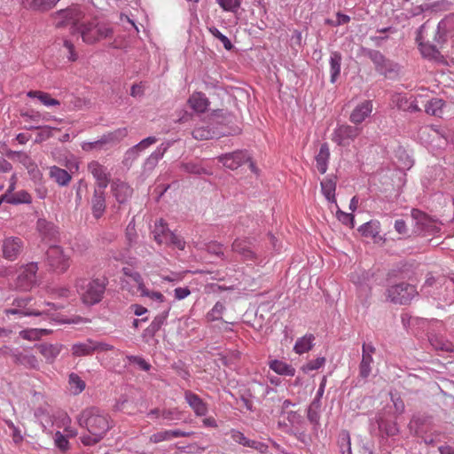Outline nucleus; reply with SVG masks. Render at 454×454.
<instances>
[{"label":"nucleus","mask_w":454,"mask_h":454,"mask_svg":"<svg viewBox=\"0 0 454 454\" xmlns=\"http://www.w3.org/2000/svg\"><path fill=\"white\" fill-rule=\"evenodd\" d=\"M77 422L81 427H85L90 434L103 438L112 427L109 415L95 406L84 409L77 416Z\"/></svg>","instance_id":"obj_1"},{"label":"nucleus","mask_w":454,"mask_h":454,"mask_svg":"<svg viewBox=\"0 0 454 454\" xmlns=\"http://www.w3.org/2000/svg\"><path fill=\"white\" fill-rule=\"evenodd\" d=\"M78 33L82 39L88 44H93L100 40L113 36L114 31L111 27L106 24H99L96 20L82 22L78 27Z\"/></svg>","instance_id":"obj_2"},{"label":"nucleus","mask_w":454,"mask_h":454,"mask_svg":"<svg viewBox=\"0 0 454 454\" xmlns=\"http://www.w3.org/2000/svg\"><path fill=\"white\" fill-rule=\"evenodd\" d=\"M153 234V239L160 245L172 246L179 250H184L185 247L184 239L170 231L163 219L155 223Z\"/></svg>","instance_id":"obj_3"},{"label":"nucleus","mask_w":454,"mask_h":454,"mask_svg":"<svg viewBox=\"0 0 454 454\" xmlns=\"http://www.w3.org/2000/svg\"><path fill=\"white\" fill-rule=\"evenodd\" d=\"M83 18L84 13L77 5H71L67 9L56 12L53 14V19L57 27L71 26L77 32L78 27L82 23L81 21Z\"/></svg>","instance_id":"obj_4"},{"label":"nucleus","mask_w":454,"mask_h":454,"mask_svg":"<svg viewBox=\"0 0 454 454\" xmlns=\"http://www.w3.org/2000/svg\"><path fill=\"white\" fill-rule=\"evenodd\" d=\"M416 286H387L385 291L386 299L395 304H408L419 292Z\"/></svg>","instance_id":"obj_5"},{"label":"nucleus","mask_w":454,"mask_h":454,"mask_svg":"<svg viewBox=\"0 0 454 454\" xmlns=\"http://www.w3.org/2000/svg\"><path fill=\"white\" fill-rule=\"evenodd\" d=\"M128 135L126 128L115 129L103 135L99 139L93 142H83L81 147L85 152H91L93 150H101L107 145H114L119 143Z\"/></svg>","instance_id":"obj_6"},{"label":"nucleus","mask_w":454,"mask_h":454,"mask_svg":"<svg viewBox=\"0 0 454 454\" xmlns=\"http://www.w3.org/2000/svg\"><path fill=\"white\" fill-rule=\"evenodd\" d=\"M362 129L351 125H340L332 134V140L340 146H348L361 133Z\"/></svg>","instance_id":"obj_7"},{"label":"nucleus","mask_w":454,"mask_h":454,"mask_svg":"<svg viewBox=\"0 0 454 454\" xmlns=\"http://www.w3.org/2000/svg\"><path fill=\"white\" fill-rule=\"evenodd\" d=\"M49 265L57 272H65L70 265V258L65 254L62 247L59 246L50 247L47 250Z\"/></svg>","instance_id":"obj_8"},{"label":"nucleus","mask_w":454,"mask_h":454,"mask_svg":"<svg viewBox=\"0 0 454 454\" xmlns=\"http://www.w3.org/2000/svg\"><path fill=\"white\" fill-rule=\"evenodd\" d=\"M24 247L23 241L18 237H8L2 241L1 251L4 259L14 261Z\"/></svg>","instance_id":"obj_9"},{"label":"nucleus","mask_w":454,"mask_h":454,"mask_svg":"<svg viewBox=\"0 0 454 454\" xmlns=\"http://www.w3.org/2000/svg\"><path fill=\"white\" fill-rule=\"evenodd\" d=\"M88 171L93 176L99 190H105L109 182L111 174L107 168L97 160H92L88 164Z\"/></svg>","instance_id":"obj_10"},{"label":"nucleus","mask_w":454,"mask_h":454,"mask_svg":"<svg viewBox=\"0 0 454 454\" xmlns=\"http://www.w3.org/2000/svg\"><path fill=\"white\" fill-rule=\"evenodd\" d=\"M105 291L106 286H82V300L86 305L92 306L102 300Z\"/></svg>","instance_id":"obj_11"},{"label":"nucleus","mask_w":454,"mask_h":454,"mask_svg":"<svg viewBox=\"0 0 454 454\" xmlns=\"http://www.w3.org/2000/svg\"><path fill=\"white\" fill-rule=\"evenodd\" d=\"M38 266L35 262H29L17 270L16 280L20 284H35L38 280Z\"/></svg>","instance_id":"obj_12"},{"label":"nucleus","mask_w":454,"mask_h":454,"mask_svg":"<svg viewBox=\"0 0 454 454\" xmlns=\"http://www.w3.org/2000/svg\"><path fill=\"white\" fill-rule=\"evenodd\" d=\"M372 102L364 100L357 105L350 114L349 120L352 123L357 125L362 123L372 112Z\"/></svg>","instance_id":"obj_13"},{"label":"nucleus","mask_w":454,"mask_h":454,"mask_svg":"<svg viewBox=\"0 0 454 454\" xmlns=\"http://www.w3.org/2000/svg\"><path fill=\"white\" fill-rule=\"evenodd\" d=\"M219 161L230 169H237L248 160L245 152L237 151L231 153L222 155L218 158Z\"/></svg>","instance_id":"obj_14"},{"label":"nucleus","mask_w":454,"mask_h":454,"mask_svg":"<svg viewBox=\"0 0 454 454\" xmlns=\"http://www.w3.org/2000/svg\"><path fill=\"white\" fill-rule=\"evenodd\" d=\"M10 356L13 358L16 364L23 365L27 369H38L39 362L37 358L32 354H27L19 351L17 348L10 350Z\"/></svg>","instance_id":"obj_15"},{"label":"nucleus","mask_w":454,"mask_h":454,"mask_svg":"<svg viewBox=\"0 0 454 454\" xmlns=\"http://www.w3.org/2000/svg\"><path fill=\"white\" fill-rule=\"evenodd\" d=\"M112 192L119 203L126 202L132 195V188L125 182L114 180L111 184Z\"/></svg>","instance_id":"obj_16"},{"label":"nucleus","mask_w":454,"mask_h":454,"mask_svg":"<svg viewBox=\"0 0 454 454\" xmlns=\"http://www.w3.org/2000/svg\"><path fill=\"white\" fill-rule=\"evenodd\" d=\"M184 398L197 416L201 417L207 414V404L198 395L190 390H187L184 393Z\"/></svg>","instance_id":"obj_17"},{"label":"nucleus","mask_w":454,"mask_h":454,"mask_svg":"<svg viewBox=\"0 0 454 454\" xmlns=\"http://www.w3.org/2000/svg\"><path fill=\"white\" fill-rule=\"evenodd\" d=\"M358 231L365 238H371L374 243H379L383 240L380 235V223L378 221H370L360 226Z\"/></svg>","instance_id":"obj_18"},{"label":"nucleus","mask_w":454,"mask_h":454,"mask_svg":"<svg viewBox=\"0 0 454 454\" xmlns=\"http://www.w3.org/2000/svg\"><path fill=\"white\" fill-rule=\"evenodd\" d=\"M30 301H31V297H29V296L20 297V298L15 299L13 301V305H15L19 309H6V313L12 314V315L20 314L22 316H40V315H42V312H40L38 310H35V309L22 310V309H25Z\"/></svg>","instance_id":"obj_19"},{"label":"nucleus","mask_w":454,"mask_h":454,"mask_svg":"<svg viewBox=\"0 0 454 454\" xmlns=\"http://www.w3.org/2000/svg\"><path fill=\"white\" fill-rule=\"evenodd\" d=\"M193 434L192 432H185L180 429L176 430H164L157 432L151 435L150 441L154 443H158L163 441H169L173 437H188Z\"/></svg>","instance_id":"obj_20"},{"label":"nucleus","mask_w":454,"mask_h":454,"mask_svg":"<svg viewBox=\"0 0 454 454\" xmlns=\"http://www.w3.org/2000/svg\"><path fill=\"white\" fill-rule=\"evenodd\" d=\"M188 105L195 112L205 113L209 106V100L202 92H193L188 99Z\"/></svg>","instance_id":"obj_21"},{"label":"nucleus","mask_w":454,"mask_h":454,"mask_svg":"<svg viewBox=\"0 0 454 454\" xmlns=\"http://www.w3.org/2000/svg\"><path fill=\"white\" fill-rule=\"evenodd\" d=\"M91 209L95 218H100L106 210V197L104 190H95L91 200Z\"/></svg>","instance_id":"obj_22"},{"label":"nucleus","mask_w":454,"mask_h":454,"mask_svg":"<svg viewBox=\"0 0 454 454\" xmlns=\"http://www.w3.org/2000/svg\"><path fill=\"white\" fill-rule=\"evenodd\" d=\"M168 316V310H165L162 313L157 315L150 325L144 330L143 338H153L156 333L161 328V326L165 324L167 317Z\"/></svg>","instance_id":"obj_23"},{"label":"nucleus","mask_w":454,"mask_h":454,"mask_svg":"<svg viewBox=\"0 0 454 454\" xmlns=\"http://www.w3.org/2000/svg\"><path fill=\"white\" fill-rule=\"evenodd\" d=\"M430 425L431 418L424 415L413 416L410 422L411 428L414 430L415 435H422V434H426V431L428 432Z\"/></svg>","instance_id":"obj_24"},{"label":"nucleus","mask_w":454,"mask_h":454,"mask_svg":"<svg viewBox=\"0 0 454 454\" xmlns=\"http://www.w3.org/2000/svg\"><path fill=\"white\" fill-rule=\"evenodd\" d=\"M337 178L334 176H326L321 181V191L325 199L332 203L336 204L335 190Z\"/></svg>","instance_id":"obj_25"},{"label":"nucleus","mask_w":454,"mask_h":454,"mask_svg":"<svg viewBox=\"0 0 454 454\" xmlns=\"http://www.w3.org/2000/svg\"><path fill=\"white\" fill-rule=\"evenodd\" d=\"M232 250L241 255L244 261H253L255 258L249 242L245 239H236L232 243Z\"/></svg>","instance_id":"obj_26"},{"label":"nucleus","mask_w":454,"mask_h":454,"mask_svg":"<svg viewBox=\"0 0 454 454\" xmlns=\"http://www.w3.org/2000/svg\"><path fill=\"white\" fill-rule=\"evenodd\" d=\"M377 424L382 436L393 437L399 434V427L395 421L380 418Z\"/></svg>","instance_id":"obj_27"},{"label":"nucleus","mask_w":454,"mask_h":454,"mask_svg":"<svg viewBox=\"0 0 454 454\" xmlns=\"http://www.w3.org/2000/svg\"><path fill=\"white\" fill-rule=\"evenodd\" d=\"M427 287L434 288L433 291L434 299L444 302H452L454 301V287L453 286H427Z\"/></svg>","instance_id":"obj_28"},{"label":"nucleus","mask_w":454,"mask_h":454,"mask_svg":"<svg viewBox=\"0 0 454 454\" xmlns=\"http://www.w3.org/2000/svg\"><path fill=\"white\" fill-rule=\"evenodd\" d=\"M443 106L444 101L441 98H432L428 100L425 99V112L429 115L442 117L443 114Z\"/></svg>","instance_id":"obj_29"},{"label":"nucleus","mask_w":454,"mask_h":454,"mask_svg":"<svg viewBox=\"0 0 454 454\" xmlns=\"http://www.w3.org/2000/svg\"><path fill=\"white\" fill-rule=\"evenodd\" d=\"M49 176L60 186L68 185L72 179L71 175L67 170L57 166L49 168Z\"/></svg>","instance_id":"obj_30"},{"label":"nucleus","mask_w":454,"mask_h":454,"mask_svg":"<svg viewBox=\"0 0 454 454\" xmlns=\"http://www.w3.org/2000/svg\"><path fill=\"white\" fill-rule=\"evenodd\" d=\"M37 348L48 363H53L59 355L62 346L59 344L43 343L38 345Z\"/></svg>","instance_id":"obj_31"},{"label":"nucleus","mask_w":454,"mask_h":454,"mask_svg":"<svg viewBox=\"0 0 454 454\" xmlns=\"http://www.w3.org/2000/svg\"><path fill=\"white\" fill-rule=\"evenodd\" d=\"M329 158L330 151L328 145H321L319 152L316 156V167L321 174H325L328 168Z\"/></svg>","instance_id":"obj_32"},{"label":"nucleus","mask_w":454,"mask_h":454,"mask_svg":"<svg viewBox=\"0 0 454 454\" xmlns=\"http://www.w3.org/2000/svg\"><path fill=\"white\" fill-rule=\"evenodd\" d=\"M411 216L416 221L421 231H431L434 227V221L424 212L419 209L411 211Z\"/></svg>","instance_id":"obj_33"},{"label":"nucleus","mask_w":454,"mask_h":454,"mask_svg":"<svg viewBox=\"0 0 454 454\" xmlns=\"http://www.w3.org/2000/svg\"><path fill=\"white\" fill-rule=\"evenodd\" d=\"M94 340L88 339L85 342L75 343L71 351L74 356H90L95 352Z\"/></svg>","instance_id":"obj_34"},{"label":"nucleus","mask_w":454,"mask_h":454,"mask_svg":"<svg viewBox=\"0 0 454 454\" xmlns=\"http://www.w3.org/2000/svg\"><path fill=\"white\" fill-rule=\"evenodd\" d=\"M269 367L274 371L278 375H284V376H294L295 374V369L291 365L288 364L281 360H271L269 363Z\"/></svg>","instance_id":"obj_35"},{"label":"nucleus","mask_w":454,"mask_h":454,"mask_svg":"<svg viewBox=\"0 0 454 454\" xmlns=\"http://www.w3.org/2000/svg\"><path fill=\"white\" fill-rule=\"evenodd\" d=\"M411 270L405 265L396 267L389 270L387 276L388 281H399L398 284H403L406 280H411Z\"/></svg>","instance_id":"obj_36"},{"label":"nucleus","mask_w":454,"mask_h":454,"mask_svg":"<svg viewBox=\"0 0 454 454\" xmlns=\"http://www.w3.org/2000/svg\"><path fill=\"white\" fill-rule=\"evenodd\" d=\"M341 54L338 51L331 53L330 57V73H331V82L334 83L337 81L340 74L341 67Z\"/></svg>","instance_id":"obj_37"},{"label":"nucleus","mask_w":454,"mask_h":454,"mask_svg":"<svg viewBox=\"0 0 454 454\" xmlns=\"http://www.w3.org/2000/svg\"><path fill=\"white\" fill-rule=\"evenodd\" d=\"M17 160L27 169L28 173L31 174L34 178L41 177L42 174L37 165L27 153L22 152L20 154H18Z\"/></svg>","instance_id":"obj_38"},{"label":"nucleus","mask_w":454,"mask_h":454,"mask_svg":"<svg viewBox=\"0 0 454 454\" xmlns=\"http://www.w3.org/2000/svg\"><path fill=\"white\" fill-rule=\"evenodd\" d=\"M60 0H31L28 9L34 12H46L53 9Z\"/></svg>","instance_id":"obj_39"},{"label":"nucleus","mask_w":454,"mask_h":454,"mask_svg":"<svg viewBox=\"0 0 454 454\" xmlns=\"http://www.w3.org/2000/svg\"><path fill=\"white\" fill-rule=\"evenodd\" d=\"M27 96L28 98H37L43 105L46 106H57L60 105L59 100L51 98L49 93L41 90H29L27 93Z\"/></svg>","instance_id":"obj_40"},{"label":"nucleus","mask_w":454,"mask_h":454,"mask_svg":"<svg viewBox=\"0 0 454 454\" xmlns=\"http://www.w3.org/2000/svg\"><path fill=\"white\" fill-rule=\"evenodd\" d=\"M315 337L313 334H307L301 338H299L294 347V350L297 354H303L310 350L313 347V340Z\"/></svg>","instance_id":"obj_41"},{"label":"nucleus","mask_w":454,"mask_h":454,"mask_svg":"<svg viewBox=\"0 0 454 454\" xmlns=\"http://www.w3.org/2000/svg\"><path fill=\"white\" fill-rule=\"evenodd\" d=\"M338 446L341 454H352L349 433L343 430L338 437Z\"/></svg>","instance_id":"obj_42"},{"label":"nucleus","mask_w":454,"mask_h":454,"mask_svg":"<svg viewBox=\"0 0 454 454\" xmlns=\"http://www.w3.org/2000/svg\"><path fill=\"white\" fill-rule=\"evenodd\" d=\"M372 356L362 355V360L359 364V377H361L364 380L367 379L372 372Z\"/></svg>","instance_id":"obj_43"},{"label":"nucleus","mask_w":454,"mask_h":454,"mask_svg":"<svg viewBox=\"0 0 454 454\" xmlns=\"http://www.w3.org/2000/svg\"><path fill=\"white\" fill-rule=\"evenodd\" d=\"M10 204L17 205V204H29L32 201L31 195L25 190L19 191L15 193H12L10 195Z\"/></svg>","instance_id":"obj_44"},{"label":"nucleus","mask_w":454,"mask_h":454,"mask_svg":"<svg viewBox=\"0 0 454 454\" xmlns=\"http://www.w3.org/2000/svg\"><path fill=\"white\" fill-rule=\"evenodd\" d=\"M69 384L75 395L82 393L86 387L85 382L74 372L69 375Z\"/></svg>","instance_id":"obj_45"},{"label":"nucleus","mask_w":454,"mask_h":454,"mask_svg":"<svg viewBox=\"0 0 454 454\" xmlns=\"http://www.w3.org/2000/svg\"><path fill=\"white\" fill-rule=\"evenodd\" d=\"M429 342L431 346L436 349V350H442V351H449L451 350L450 346L451 344L448 341H445L442 338L436 336V335H431L429 336Z\"/></svg>","instance_id":"obj_46"},{"label":"nucleus","mask_w":454,"mask_h":454,"mask_svg":"<svg viewBox=\"0 0 454 454\" xmlns=\"http://www.w3.org/2000/svg\"><path fill=\"white\" fill-rule=\"evenodd\" d=\"M46 329H29L20 332V336L25 340H35L40 339L43 334L48 333Z\"/></svg>","instance_id":"obj_47"},{"label":"nucleus","mask_w":454,"mask_h":454,"mask_svg":"<svg viewBox=\"0 0 454 454\" xmlns=\"http://www.w3.org/2000/svg\"><path fill=\"white\" fill-rule=\"evenodd\" d=\"M122 272H123V276H124L123 281L126 282L127 284H129V282H135L137 284L140 283L141 276L133 268L124 267L122 269Z\"/></svg>","instance_id":"obj_48"},{"label":"nucleus","mask_w":454,"mask_h":454,"mask_svg":"<svg viewBox=\"0 0 454 454\" xmlns=\"http://www.w3.org/2000/svg\"><path fill=\"white\" fill-rule=\"evenodd\" d=\"M225 309V307L223 304L220 301H217L213 309L207 312V318L208 321H215L222 319V314L223 310Z\"/></svg>","instance_id":"obj_49"},{"label":"nucleus","mask_w":454,"mask_h":454,"mask_svg":"<svg viewBox=\"0 0 454 454\" xmlns=\"http://www.w3.org/2000/svg\"><path fill=\"white\" fill-rule=\"evenodd\" d=\"M427 95L424 94H418L413 100H409L408 106H406L407 109L405 111L409 112H420L421 108L419 106V104L424 105L425 103V98H427Z\"/></svg>","instance_id":"obj_50"},{"label":"nucleus","mask_w":454,"mask_h":454,"mask_svg":"<svg viewBox=\"0 0 454 454\" xmlns=\"http://www.w3.org/2000/svg\"><path fill=\"white\" fill-rule=\"evenodd\" d=\"M192 137L197 140H207L213 137V132L207 127H198L193 129Z\"/></svg>","instance_id":"obj_51"},{"label":"nucleus","mask_w":454,"mask_h":454,"mask_svg":"<svg viewBox=\"0 0 454 454\" xmlns=\"http://www.w3.org/2000/svg\"><path fill=\"white\" fill-rule=\"evenodd\" d=\"M55 445L63 452L69 450V442L66 435L61 432L57 431L54 435Z\"/></svg>","instance_id":"obj_52"},{"label":"nucleus","mask_w":454,"mask_h":454,"mask_svg":"<svg viewBox=\"0 0 454 454\" xmlns=\"http://www.w3.org/2000/svg\"><path fill=\"white\" fill-rule=\"evenodd\" d=\"M440 435H441L440 432H437V431H434L433 433H430V434H428V432L426 431V434H422V435H416V436L419 437V439H421V441L425 444L434 446L439 442L438 437Z\"/></svg>","instance_id":"obj_53"},{"label":"nucleus","mask_w":454,"mask_h":454,"mask_svg":"<svg viewBox=\"0 0 454 454\" xmlns=\"http://www.w3.org/2000/svg\"><path fill=\"white\" fill-rule=\"evenodd\" d=\"M193 273L191 271H183V272H172L169 275L163 278L164 280L168 282H179L188 280L189 277H191Z\"/></svg>","instance_id":"obj_54"},{"label":"nucleus","mask_w":454,"mask_h":454,"mask_svg":"<svg viewBox=\"0 0 454 454\" xmlns=\"http://www.w3.org/2000/svg\"><path fill=\"white\" fill-rule=\"evenodd\" d=\"M35 129H39V132L36 136L35 142H43L52 136V132L54 130H59L56 128H51L49 126L44 127H36Z\"/></svg>","instance_id":"obj_55"},{"label":"nucleus","mask_w":454,"mask_h":454,"mask_svg":"<svg viewBox=\"0 0 454 454\" xmlns=\"http://www.w3.org/2000/svg\"><path fill=\"white\" fill-rule=\"evenodd\" d=\"M37 228L39 230V231L44 235V236H48V235H54L55 233V226L53 223H51L45 220H39L37 222Z\"/></svg>","instance_id":"obj_56"},{"label":"nucleus","mask_w":454,"mask_h":454,"mask_svg":"<svg viewBox=\"0 0 454 454\" xmlns=\"http://www.w3.org/2000/svg\"><path fill=\"white\" fill-rule=\"evenodd\" d=\"M208 30L213 36H215L223 43L226 50H231L232 48L231 42L229 40V38L223 34H222L216 27H211L208 28Z\"/></svg>","instance_id":"obj_57"},{"label":"nucleus","mask_w":454,"mask_h":454,"mask_svg":"<svg viewBox=\"0 0 454 454\" xmlns=\"http://www.w3.org/2000/svg\"><path fill=\"white\" fill-rule=\"evenodd\" d=\"M231 438L235 442L243 446L249 447L251 440L247 438L243 433L239 430H231Z\"/></svg>","instance_id":"obj_58"},{"label":"nucleus","mask_w":454,"mask_h":454,"mask_svg":"<svg viewBox=\"0 0 454 454\" xmlns=\"http://www.w3.org/2000/svg\"><path fill=\"white\" fill-rule=\"evenodd\" d=\"M139 290L141 291V295L147 296L152 300L157 301L159 302L164 301V296L160 292L149 291L145 288V286H138Z\"/></svg>","instance_id":"obj_59"},{"label":"nucleus","mask_w":454,"mask_h":454,"mask_svg":"<svg viewBox=\"0 0 454 454\" xmlns=\"http://www.w3.org/2000/svg\"><path fill=\"white\" fill-rule=\"evenodd\" d=\"M216 3L226 12H236L239 7V0H216Z\"/></svg>","instance_id":"obj_60"},{"label":"nucleus","mask_w":454,"mask_h":454,"mask_svg":"<svg viewBox=\"0 0 454 454\" xmlns=\"http://www.w3.org/2000/svg\"><path fill=\"white\" fill-rule=\"evenodd\" d=\"M126 239L128 240V245L132 247L134 243H136L137 239V233L135 228V224L129 223L126 228L125 233Z\"/></svg>","instance_id":"obj_61"},{"label":"nucleus","mask_w":454,"mask_h":454,"mask_svg":"<svg viewBox=\"0 0 454 454\" xmlns=\"http://www.w3.org/2000/svg\"><path fill=\"white\" fill-rule=\"evenodd\" d=\"M157 142V138L155 137H148L142 141H140L137 145H136L132 150L136 152H141L147 148L148 146L155 144Z\"/></svg>","instance_id":"obj_62"},{"label":"nucleus","mask_w":454,"mask_h":454,"mask_svg":"<svg viewBox=\"0 0 454 454\" xmlns=\"http://www.w3.org/2000/svg\"><path fill=\"white\" fill-rule=\"evenodd\" d=\"M308 420L313 424L314 430H317L319 427L320 414L317 410L309 409L307 411Z\"/></svg>","instance_id":"obj_63"},{"label":"nucleus","mask_w":454,"mask_h":454,"mask_svg":"<svg viewBox=\"0 0 454 454\" xmlns=\"http://www.w3.org/2000/svg\"><path fill=\"white\" fill-rule=\"evenodd\" d=\"M325 363V358L324 356L317 357L316 359L310 360L307 363L304 367L306 371H314L321 368Z\"/></svg>","instance_id":"obj_64"}]
</instances>
